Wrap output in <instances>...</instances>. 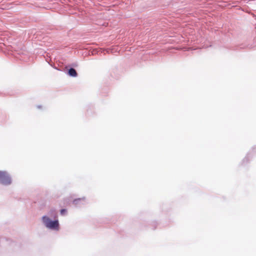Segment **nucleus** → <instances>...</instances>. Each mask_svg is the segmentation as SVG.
I'll return each instance as SVG.
<instances>
[{"label": "nucleus", "mask_w": 256, "mask_h": 256, "mask_svg": "<svg viewBox=\"0 0 256 256\" xmlns=\"http://www.w3.org/2000/svg\"><path fill=\"white\" fill-rule=\"evenodd\" d=\"M42 219L43 222L47 228L51 229L58 230L59 226L58 220L52 221L46 216H44Z\"/></svg>", "instance_id": "1"}, {"label": "nucleus", "mask_w": 256, "mask_h": 256, "mask_svg": "<svg viewBox=\"0 0 256 256\" xmlns=\"http://www.w3.org/2000/svg\"><path fill=\"white\" fill-rule=\"evenodd\" d=\"M11 182V178L8 173L6 172L0 171V182L4 185H8Z\"/></svg>", "instance_id": "2"}, {"label": "nucleus", "mask_w": 256, "mask_h": 256, "mask_svg": "<svg viewBox=\"0 0 256 256\" xmlns=\"http://www.w3.org/2000/svg\"><path fill=\"white\" fill-rule=\"evenodd\" d=\"M68 74L70 76H74V77H76L78 75L76 70L73 68H70L69 70Z\"/></svg>", "instance_id": "3"}, {"label": "nucleus", "mask_w": 256, "mask_h": 256, "mask_svg": "<svg viewBox=\"0 0 256 256\" xmlns=\"http://www.w3.org/2000/svg\"><path fill=\"white\" fill-rule=\"evenodd\" d=\"M66 210L65 209H62L60 210V214L62 215H64L66 213Z\"/></svg>", "instance_id": "4"}]
</instances>
